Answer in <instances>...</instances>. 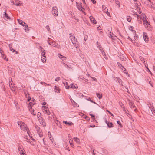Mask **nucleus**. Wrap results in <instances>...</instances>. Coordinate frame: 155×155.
<instances>
[{
	"instance_id": "nucleus-1",
	"label": "nucleus",
	"mask_w": 155,
	"mask_h": 155,
	"mask_svg": "<svg viewBox=\"0 0 155 155\" xmlns=\"http://www.w3.org/2000/svg\"><path fill=\"white\" fill-rule=\"evenodd\" d=\"M17 124L19 125L21 130L24 131H26L28 130H29V128L27 126L26 124L24 122L22 121H18Z\"/></svg>"
},
{
	"instance_id": "nucleus-2",
	"label": "nucleus",
	"mask_w": 155,
	"mask_h": 155,
	"mask_svg": "<svg viewBox=\"0 0 155 155\" xmlns=\"http://www.w3.org/2000/svg\"><path fill=\"white\" fill-rule=\"evenodd\" d=\"M69 35H70L69 36V38L73 44L75 46L76 48H78L79 45L78 44V42L76 41L75 37L74 34L72 35V34H70Z\"/></svg>"
},
{
	"instance_id": "nucleus-3",
	"label": "nucleus",
	"mask_w": 155,
	"mask_h": 155,
	"mask_svg": "<svg viewBox=\"0 0 155 155\" xmlns=\"http://www.w3.org/2000/svg\"><path fill=\"white\" fill-rule=\"evenodd\" d=\"M36 104V101L32 97V99L31 102L29 103L28 105V109H30L32 107V106H33Z\"/></svg>"
},
{
	"instance_id": "nucleus-4",
	"label": "nucleus",
	"mask_w": 155,
	"mask_h": 155,
	"mask_svg": "<svg viewBox=\"0 0 155 155\" xmlns=\"http://www.w3.org/2000/svg\"><path fill=\"white\" fill-rule=\"evenodd\" d=\"M52 14L54 16H57L58 14V11L57 8L56 7L52 8Z\"/></svg>"
},
{
	"instance_id": "nucleus-5",
	"label": "nucleus",
	"mask_w": 155,
	"mask_h": 155,
	"mask_svg": "<svg viewBox=\"0 0 155 155\" xmlns=\"http://www.w3.org/2000/svg\"><path fill=\"white\" fill-rule=\"evenodd\" d=\"M39 115V114H38L37 115V117H38V120L40 122V124H41L42 125H43V126H45L46 125V124L45 123V122L44 121L43 119L42 118V117H38V116H40V115Z\"/></svg>"
},
{
	"instance_id": "nucleus-6",
	"label": "nucleus",
	"mask_w": 155,
	"mask_h": 155,
	"mask_svg": "<svg viewBox=\"0 0 155 155\" xmlns=\"http://www.w3.org/2000/svg\"><path fill=\"white\" fill-rule=\"evenodd\" d=\"M150 110L153 115H155V109L153 104H150L149 106Z\"/></svg>"
},
{
	"instance_id": "nucleus-7",
	"label": "nucleus",
	"mask_w": 155,
	"mask_h": 155,
	"mask_svg": "<svg viewBox=\"0 0 155 155\" xmlns=\"http://www.w3.org/2000/svg\"><path fill=\"white\" fill-rule=\"evenodd\" d=\"M42 108L43 110H44L45 114L48 115H49L50 114V113L49 112V110L48 108L45 106H43L42 107Z\"/></svg>"
},
{
	"instance_id": "nucleus-8",
	"label": "nucleus",
	"mask_w": 155,
	"mask_h": 155,
	"mask_svg": "<svg viewBox=\"0 0 155 155\" xmlns=\"http://www.w3.org/2000/svg\"><path fill=\"white\" fill-rule=\"evenodd\" d=\"M127 100H128V101H129V103L130 107L131 108H134L135 107V106L134 103L132 101H130L128 98H127Z\"/></svg>"
},
{
	"instance_id": "nucleus-9",
	"label": "nucleus",
	"mask_w": 155,
	"mask_h": 155,
	"mask_svg": "<svg viewBox=\"0 0 155 155\" xmlns=\"http://www.w3.org/2000/svg\"><path fill=\"white\" fill-rule=\"evenodd\" d=\"M48 43L49 45L53 46L54 47H56L58 45V44L55 43L54 41L51 42L50 41H48Z\"/></svg>"
},
{
	"instance_id": "nucleus-10",
	"label": "nucleus",
	"mask_w": 155,
	"mask_h": 155,
	"mask_svg": "<svg viewBox=\"0 0 155 155\" xmlns=\"http://www.w3.org/2000/svg\"><path fill=\"white\" fill-rule=\"evenodd\" d=\"M89 18L91 22L93 23L94 24H96L97 22L95 18L92 16H91L89 17Z\"/></svg>"
},
{
	"instance_id": "nucleus-11",
	"label": "nucleus",
	"mask_w": 155,
	"mask_h": 155,
	"mask_svg": "<svg viewBox=\"0 0 155 155\" xmlns=\"http://www.w3.org/2000/svg\"><path fill=\"white\" fill-rule=\"evenodd\" d=\"M18 149L19 151H20V154L23 155V154H25V152L24 149H22L21 148H19V147H18Z\"/></svg>"
},
{
	"instance_id": "nucleus-12",
	"label": "nucleus",
	"mask_w": 155,
	"mask_h": 155,
	"mask_svg": "<svg viewBox=\"0 0 155 155\" xmlns=\"http://www.w3.org/2000/svg\"><path fill=\"white\" fill-rule=\"evenodd\" d=\"M76 5L78 9L80 11H82V9H83L81 5H79L78 3L76 2Z\"/></svg>"
},
{
	"instance_id": "nucleus-13",
	"label": "nucleus",
	"mask_w": 155,
	"mask_h": 155,
	"mask_svg": "<svg viewBox=\"0 0 155 155\" xmlns=\"http://www.w3.org/2000/svg\"><path fill=\"white\" fill-rule=\"evenodd\" d=\"M143 21L144 25L145 26H146L148 25H149L150 26V25L148 23V21L146 20V18H145V19H144L143 20Z\"/></svg>"
},
{
	"instance_id": "nucleus-14",
	"label": "nucleus",
	"mask_w": 155,
	"mask_h": 155,
	"mask_svg": "<svg viewBox=\"0 0 155 155\" xmlns=\"http://www.w3.org/2000/svg\"><path fill=\"white\" fill-rule=\"evenodd\" d=\"M58 56L61 58V59L62 60H65L66 59V57H65L61 55L60 54H58Z\"/></svg>"
},
{
	"instance_id": "nucleus-15",
	"label": "nucleus",
	"mask_w": 155,
	"mask_h": 155,
	"mask_svg": "<svg viewBox=\"0 0 155 155\" xmlns=\"http://www.w3.org/2000/svg\"><path fill=\"white\" fill-rule=\"evenodd\" d=\"M115 80L116 81H118V83H119L120 85H122L121 84L122 83V81L121 80L120 78H119L118 77L116 78H115Z\"/></svg>"
},
{
	"instance_id": "nucleus-16",
	"label": "nucleus",
	"mask_w": 155,
	"mask_h": 155,
	"mask_svg": "<svg viewBox=\"0 0 155 155\" xmlns=\"http://www.w3.org/2000/svg\"><path fill=\"white\" fill-rule=\"evenodd\" d=\"M143 36V38L144 41L146 42L148 41V38L147 37V35L145 34H144Z\"/></svg>"
},
{
	"instance_id": "nucleus-17",
	"label": "nucleus",
	"mask_w": 155,
	"mask_h": 155,
	"mask_svg": "<svg viewBox=\"0 0 155 155\" xmlns=\"http://www.w3.org/2000/svg\"><path fill=\"white\" fill-rule=\"evenodd\" d=\"M107 126L109 128H111L113 127V124L112 122H108L107 123Z\"/></svg>"
},
{
	"instance_id": "nucleus-18",
	"label": "nucleus",
	"mask_w": 155,
	"mask_h": 155,
	"mask_svg": "<svg viewBox=\"0 0 155 155\" xmlns=\"http://www.w3.org/2000/svg\"><path fill=\"white\" fill-rule=\"evenodd\" d=\"M56 125L60 128H62V126L60 122L59 121H58V120H56Z\"/></svg>"
},
{
	"instance_id": "nucleus-19",
	"label": "nucleus",
	"mask_w": 155,
	"mask_h": 155,
	"mask_svg": "<svg viewBox=\"0 0 155 155\" xmlns=\"http://www.w3.org/2000/svg\"><path fill=\"white\" fill-rule=\"evenodd\" d=\"M63 123L66 124L68 125L69 126H71L73 124V123L71 122H67V121H63Z\"/></svg>"
},
{
	"instance_id": "nucleus-20",
	"label": "nucleus",
	"mask_w": 155,
	"mask_h": 155,
	"mask_svg": "<svg viewBox=\"0 0 155 155\" xmlns=\"http://www.w3.org/2000/svg\"><path fill=\"white\" fill-rule=\"evenodd\" d=\"M4 16L3 17H5V18H4L5 20L6 19H5V18H6V19H10V17L8 16V14H7L6 12V11H5V12H4Z\"/></svg>"
},
{
	"instance_id": "nucleus-21",
	"label": "nucleus",
	"mask_w": 155,
	"mask_h": 155,
	"mask_svg": "<svg viewBox=\"0 0 155 155\" xmlns=\"http://www.w3.org/2000/svg\"><path fill=\"white\" fill-rule=\"evenodd\" d=\"M18 23L20 24L21 25H23L25 24V22L21 20H20V19L18 20Z\"/></svg>"
},
{
	"instance_id": "nucleus-22",
	"label": "nucleus",
	"mask_w": 155,
	"mask_h": 155,
	"mask_svg": "<svg viewBox=\"0 0 155 155\" xmlns=\"http://www.w3.org/2000/svg\"><path fill=\"white\" fill-rule=\"evenodd\" d=\"M64 84L67 89H68L70 87V86L68 85V83L67 82H64Z\"/></svg>"
},
{
	"instance_id": "nucleus-23",
	"label": "nucleus",
	"mask_w": 155,
	"mask_h": 155,
	"mask_svg": "<svg viewBox=\"0 0 155 155\" xmlns=\"http://www.w3.org/2000/svg\"><path fill=\"white\" fill-rule=\"evenodd\" d=\"M74 139L77 143H80V140L79 138H78L77 137H74Z\"/></svg>"
},
{
	"instance_id": "nucleus-24",
	"label": "nucleus",
	"mask_w": 155,
	"mask_h": 155,
	"mask_svg": "<svg viewBox=\"0 0 155 155\" xmlns=\"http://www.w3.org/2000/svg\"><path fill=\"white\" fill-rule=\"evenodd\" d=\"M61 63L63 64L64 66L66 68H67L68 70H69L71 68L69 67L68 65L65 64L64 62H62Z\"/></svg>"
},
{
	"instance_id": "nucleus-25",
	"label": "nucleus",
	"mask_w": 155,
	"mask_h": 155,
	"mask_svg": "<svg viewBox=\"0 0 155 155\" xmlns=\"http://www.w3.org/2000/svg\"><path fill=\"white\" fill-rule=\"evenodd\" d=\"M29 110L31 114H33L34 115H36V113H34V110L33 109H32V108L31 109H30Z\"/></svg>"
},
{
	"instance_id": "nucleus-26",
	"label": "nucleus",
	"mask_w": 155,
	"mask_h": 155,
	"mask_svg": "<svg viewBox=\"0 0 155 155\" xmlns=\"http://www.w3.org/2000/svg\"><path fill=\"white\" fill-rule=\"evenodd\" d=\"M134 39L135 40H137L138 38V36L137 34H136V32L135 31H134Z\"/></svg>"
},
{
	"instance_id": "nucleus-27",
	"label": "nucleus",
	"mask_w": 155,
	"mask_h": 155,
	"mask_svg": "<svg viewBox=\"0 0 155 155\" xmlns=\"http://www.w3.org/2000/svg\"><path fill=\"white\" fill-rule=\"evenodd\" d=\"M70 100L71 101V102L72 103L74 104V105L77 106L78 105V104L77 103H76V102L71 98V97H70Z\"/></svg>"
},
{
	"instance_id": "nucleus-28",
	"label": "nucleus",
	"mask_w": 155,
	"mask_h": 155,
	"mask_svg": "<svg viewBox=\"0 0 155 155\" xmlns=\"http://www.w3.org/2000/svg\"><path fill=\"white\" fill-rule=\"evenodd\" d=\"M71 88H77V86L76 84H71L70 85Z\"/></svg>"
},
{
	"instance_id": "nucleus-29",
	"label": "nucleus",
	"mask_w": 155,
	"mask_h": 155,
	"mask_svg": "<svg viewBox=\"0 0 155 155\" xmlns=\"http://www.w3.org/2000/svg\"><path fill=\"white\" fill-rule=\"evenodd\" d=\"M45 50H44L42 52L41 55V58H43V57H45Z\"/></svg>"
},
{
	"instance_id": "nucleus-30",
	"label": "nucleus",
	"mask_w": 155,
	"mask_h": 155,
	"mask_svg": "<svg viewBox=\"0 0 155 155\" xmlns=\"http://www.w3.org/2000/svg\"><path fill=\"white\" fill-rule=\"evenodd\" d=\"M102 54L104 57L105 58L106 60L107 59V57L106 56L105 53L104 51L102 53Z\"/></svg>"
},
{
	"instance_id": "nucleus-31",
	"label": "nucleus",
	"mask_w": 155,
	"mask_h": 155,
	"mask_svg": "<svg viewBox=\"0 0 155 155\" xmlns=\"http://www.w3.org/2000/svg\"><path fill=\"white\" fill-rule=\"evenodd\" d=\"M77 96L78 97H83L84 96L83 94L80 93H78Z\"/></svg>"
},
{
	"instance_id": "nucleus-32",
	"label": "nucleus",
	"mask_w": 155,
	"mask_h": 155,
	"mask_svg": "<svg viewBox=\"0 0 155 155\" xmlns=\"http://www.w3.org/2000/svg\"><path fill=\"white\" fill-rule=\"evenodd\" d=\"M54 91L55 92L57 93H58L59 92V90H58V88L56 86H55V87L54 88Z\"/></svg>"
},
{
	"instance_id": "nucleus-33",
	"label": "nucleus",
	"mask_w": 155,
	"mask_h": 155,
	"mask_svg": "<svg viewBox=\"0 0 155 155\" xmlns=\"http://www.w3.org/2000/svg\"><path fill=\"white\" fill-rule=\"evenodd\" d=\"M131 17L130 16H127V20L128 22H130L131 21Z\"/></svg>"
},
{
	"instance_id": "nucleus-34",
	"label": "nucleus",
	"mask_w": 155,
	"mask_h": 155,
	"mask_svg": "<svg viewBox=\"0 0 155 155\" xmlns=\"http://www.w3.org/2000/svg\"><path fill=\"white\" fill-rule=\"evenodd\" d=\"M115 2L117 4L119 7H120V4L119 2V0H115Z\"/></svg>"
},
{
	"instance_id": "nucleus-35",
	"label": "nucleus",
	"mask_w": 155,
	"mask_h": 155,
	"mask_svg": "<svg viewBox=\"0 0 155 155\" xmlns=\"http://www.w3.org/2000/svg\"><path fill=\"white\" fill-rule=\"evenodd\" d=\"M41 60H42V61L43 63L45 62L46 61V57H43V58H41Z\"/></svg>"
},
{
	"instance_id": "nucleus-36",
	"label": "nucleus",
	"mask_w": 155,
	"mask_h": 155,
	"mask_svg": "<svg viewBox=\"0 0 155 155\" xmlns=\"http://www.w3.org/2000/svg\"><path fill=\"white\" fill-rule=\"evenodd\" d=\"M96 44L98 48H101V45L100 44V43H99L98 41L97 42Z\"/></svg>"
},
{
	"instance_id": "nucleus-37",
	"label": "nucleus",
	"mask_w": 155,
	"mask_h": 155,
	"mask_svg": "<svg viewBox=\"0 0 155 155\" xmlns=\"http://www.w3.org/2000/svg\"><path fill=\"white\" fill-rule=\"evenodd\" d=\"M9 48H10V50L11 51H12L13 52H15V50H14V49H13L11 47V46L10 45H9Z\"/></svg>"
},
{
	"instance_id": "nucleus-38",
	"label": "nucleus",
	"mask_w": 155,
	"mask_h": 155,
	"mask_svg": "<svg viewBox=\"0 0 155 155\" xmlns=\"http://www.w3.org/2000/svg\"><path fill=\"white\" fill-rule=\"evenodd\" d=\"M150 27V26L149 25H148L146 26V27L147 28V29L149 30L150 31H151L152 29Z\"/></svg>"
},
{
	"instance_id": "nucleus-39",
	"label": "nucleus",
	"mask_w": 155,
	"mask_h": 155,
	"mask_svg": "<svg viewBox=\"0 0 155 155\" xmlns=\"http://www.w3.org/2000/svg\"><path fill=\"white\" fill-rule=\"evenodd\" d=\"M41 103L42 105H46V103L44 101V100H43L42 101H41Z\"/></svg>"
},
{
	"instance_id": "nucleus-40",
	"label": "nucleus",
	"mask_w": 155,
	"mask_h": 155,
	"mask_svg": "<svg viewBox=\"0 0 155 155\" xmlns=\"http://www.w3.org/2000/svg\"><path fill=\"white\" fill-rule=\"evenodd\" d=\"M22 4V3L19 2L16 3L15 5L16 6H21Z\"/></svg>"
},
{
	"instance_id": "nucleus-41",
	"label": "nucleus",
	"mask_w": 155,
	"mask_h": 155,
	"mask_svg": "<svg viewBox=\"0 0 155 155\" xmlns=\"http://www.w3.org/2000/svg\"><path fill=\"white\" fill-rule=\"evenodd\" d=\"M24 94H25V96H26V97H27V94H28V95H29V94L28 93V92L27 91H26L25 90L24 91Z\"/></svg>"
},
{
	"instance_id": "nucleus-42",
	"label": "nucleus",
	"mask_w": 155,
	"mask_h": 155,
	"mask_svg": "<svg viewBox=\"0 0 155 155\" xmlns=\"http://www.w3.org/2000/svg\"><path fill=\"white\" fill-rule=\"evenodd\" d=\"M117 65L119 67H120V68H122V66H123L120 63L117 62Z\"/></svg>"
},
{
	"instance_id": "nucleus-43",
	"label": "nucleus",
	"mask_w": 155,
	"mask_h": 155,
	"mask_svg": "<svg viewBox=\"0 0 155 155\" xmlns=\"http://www.w3.org/2000/svg\"><path fill=\"white\" fill-rule=\"evenodd\" d=\"M96 95L97 97H102V95L99 93H97Z\"/></svg>"
},
{
	"instance_id": "nucleus-44",
	"label": "nucleus",
	"mask_w": 155,
	"mask_h": 155,
	"mask_svg": "<svg viewBox=\"0 0 155 155\" xmlns=\"http://www.w3.org/2000/svg\"><path fill=\"white\" fill-rule=\"evenodd\" d=\"M69 143H70V144L71 146V147H73V144L72 140H69Z\"/></svg>"
},
{
	"instance_id": "nucleus-45",
	"label": "nucleus",
	"mask_w": 155,
	"mask_h": 155,
	"mask_svg": "<svg viewBox=\"0 0 155 155\" xmlns=\"http://www.w3.org/2000/svg\"><path fill=\"white\" fill-rule=\"evenodd\" d=\"M46 28L48 31H50V28L49 26L48 25H47L46 27Z\"/></svg>"
},
{
	"instance_id": "nucleus-46",
	"label": "nucleus",
	"mask_w": 155,
	"mask_h": 155,
	"mask_svg": "<svg viewBox=\"0 0 155 155\" xmlns=\"http://www.w3.org/2000/svg\"><path fill=\"white\" fill-rule=\"evenodd\" d=\"M117 124L119 125L121 127H122V125L121 124V123H120V122L119 121H117Z\"/></svg>"
},
{
	"instance_id": "nucleus-47",
	"label": "nucleus",
	"mask_w": 155,
	"mask_h": 155,
	"mask_svg": "<svg viewBox=\"0 0 155 155\" xmlns=\"http://www.w3.org/2000/svg\"><path fill=\"white\" fill-rule=\"evenodd\" d=\"M27 131L28 134L29 136V137H30L31 136V134L30 132L29 131V130H28Z\"/></svg>"
},
{
	"instance_id": "nucleus-48",
	"label": "nucleus",
	"mask_w": 155,
	"mask_h": 155,
	"mask_svg": "<svg viewBox=\"0 0 155 155\" xmlns=\"http://www.w3.org/2000/svg\"><path fill=\"white\" fill-rule=\"evenodd\" d=\"M60 78L58 77L55 79V81H59L60 80Z\"/></svg>"
},
{
	"instance_id": "nucleus-49",
	"label": "nucleus",
	"mask_w": 155,
	"mask_h": 155,
	"mask_svg": "<svg viewBox=\"0 0 155 155\" xmlns=\"http://www.w3.org/2000/svg\"><path fill=\"white\" fill-rule=\"evenodd\" d=\"M122 70V71H126V69H125V68L123 66H122V68H120Z\"/></svg>"
},
{
	"instance_id": "nucleus-50",
	"label": "nucleus",
	"mask_w": 155,
	"mask_h": 155,
	"mask_svg": "<svg viewBox=\"0 0 155 155\" xmlns=\"http://www.w3.org/2000/svg\"><path fill=\"white\" fill-rule=\"evenodd\" d=\"M121 107H124L123 104H122V102H120L119 103Z\"/></svg>"
},
{
	"instance_id": "nucleus-51",
	"label": "nucleus",
	"mask_w": 155,
	"mask_h": 155,
	"mask_svg": "<svg viewBox=\"0 0 155 155\" xmlns=\"http://www.w3.org/2000/svg\"><path fill=\"white\" fill-rule=\"evenodd\" d=\"M40 83L42 84H45V85H48V86L49 85V84H46V83H45L44 82H41Z\"/></svg>"
},
{
	"instance_id": "nucleus-52",
	"label": "nucleus",
	"mask_w": 155,
	"mask_h": 155,
	"mask_svg": "<svg viewBox=\"0 0 155 155\" xmlns=\"http://www.w3.org/2000/svg\"><path fill=\"white\" fill-rule=\"evenodd\" d=\"M106 111H107V112L109 114H110L111 116H114L113 114L110 112L108 110H107Z\"/></svg>"
},
{
	"instance_id": "nucleus-53",
	"label": "nucleus",
	"mask_w": 155,
	"mask_h": 155,
	"mask_svg": "<svg viewBox=\"0 0 155 155\" xmlns=\"http://www.w3.org/2000/svg\"><path fill=\"white\" fill-rule=\"evenodd\" d=\"M90 115H91V118L93 119H95L94 116V115H93L91 114H90Z\"/></svg>"
},
{
	"instance_id": "nucleus-54",
	"label": "nucleus",
	"mask_w": 155,
	"mask_h": 155,
	"mask_svg": "<svg viewBox=\"0 0 155 155\" xmlns=\"http://www.w3.org/2000/svg\"><path fill=\"white\" fill-rule=\"evenodd\" d=\"M106 12L108 16L110 17V13L109 12H108L107 11Z\"/></svg>"
},
{
	"instance_id": "nucleus-55",
	"label": "nucleus",
	"mask_w": 155,
	"mask_h": 155,
	"mask_svg": "<svg viewBox=\"0 0 155 155\" xmlns=\"http://www.w3.org/2000/svg\"><path fill=\"white\" fill-rule=\"evenodd\" d=\"M153 4H152V5H151V7H150V8L154 9H155V7L153 6Z\"/></svg>"
},
{
	"instance_id": "nucleus-56",
	"label": "nucleus",
	"mask_w": 155,
	"mask_h": 155,
	"mask_svg": "<svg viewBox=\"0 0 155 155\" xmlns=\"http://www.w3.org/2000/svg\"><path fill=\"white\" fill-rule=\"evenodd\" d=\"M99 48V49L100 51H101V53H102V52H103L104 51L103 50V48L101 47V48Z\"/></svg>"
},
{
	"instance_id": "nucleus-57",
	"label": "nucleus",
	"mask_w": 155,
	"mask_h": 155,
	"mask_svg": "<svg viewBox=\"0 0 155 155\" xmlns=\"http://www.w3.org/2000/svg\"><path fill=\"white\" fill-rule=\"evenodd\" d=\"M22 26L25 28L28 27V25L27 24H25L23 25H22Z\"/></svg>"
},
{
	"instance_id": "nucleus-58",
	"label": "nucleus",
	"mask_w": 155,
	"mask_h": 155,
	"mask_svg": "<svg viewBox=\"0 0 155 155\" xmlns=\"http://www.w3.org/2000/svg\"><path fill=\"white\" fill-rule=\"evenodd\" d=\"M91 0V1L94 4L96 3V1L95 0Z\"/></svg>"
},
{
	"instance_id": "nucleus-59",
	"label": "nucleus",
	"mask_w": 155,
	"mask_h": 155,
	"mask_svg": "<svg viewBox=\"0 0 155 155\" xmlns=\"http://www.w3.org/2000/svg\"><path fill=\"white\" fill-rule=\"evenodd\" d=\"M104 121L107 124V123L108 121H107V118H105L104 119Z\"/></svg>"
},
{
	"instance_id": "nucleus-60",
	"label": "nucleus",
	"mask_w": 155,
	"mask_h": 155,
	"mask_svg": "<svg viewBox=\"0 0 155 155\" xmlns=\"http://www.w3.org/2000/svg\"><path fill=\"white\" fill-rule=\"evenodd\" d=\"M147 5L148 7L150 8L151 7V5L150 4H149L148 3H147Z\"/></svg>"
},
{
	"instance_id": "nucleus-61",
	"label": "nucleus",
	"mask_w": 155,
	"mask_h": 155,
	"mask_svg": "<svg viewBox=\"0 0 155 155\" xmlns=\"http://www.w3.org/2000/svg\"><path fill=\"white\" fill-rule=\"evenodd\" d=\"M97 57L98 58H99L100 57H101V55L99 54H97L96 55Z\"/></svg>"
},
{
	"instance_id": "nucleus-62",
	"label": "nucleus",
	"mask_w": 155,
	"mask_h": 155,
	"mask_svg": "<svg viewBox=\"0 0 155 155\" xmlns=\"http://www.w3.org/2000/svg\"><path fill=\"white\" fill-rule=\"evenodd\" d=\"M129 118L131 119L132 118V116L130 114L127 116Z\"/></svg>"
},
{
	"instance_id": "nucleus-63",
	"label": "nucleus",
	"mask_w": 155,
	"mask_h": 155,
	"mask_svg": "<svg viewBox=\"0 0 155 155\" xmlns=\"http://www.w3.org/2000/svg\"><path fill=\"white\" fill-rule=\"evenodd\" d=\"M122 108H123V110L124 111H126V110L125 109L124 107H122Z\"/></svg>"
},
{
	"instance_id": "nucleus-64",
	"label": "nucleus",
	"mask_w": 155,
	"mask_h": 155,
	"mask_svg": "<svg viewBox=\"0 0 155 155\" xmlns=\"http://www.w3.org/2000/svg\"><path fill=\"white\" fill-rule=\"evenodd\" d=\"M30 138L32 139V140L33 141H35V140L32 137V136L30 137Z\"/></svg>"
}]
</instances>
